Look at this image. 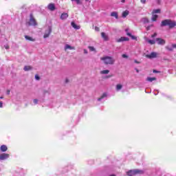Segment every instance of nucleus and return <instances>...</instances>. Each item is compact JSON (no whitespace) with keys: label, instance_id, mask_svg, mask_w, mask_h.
I'll use <instances>...</instances> for the list:
<instances>
[{"label":"nucleus","instance_id":"nucleus-1","mask_svg":"<svg viewBox=\"0 0 176 176\" xmlns=\"http://www.w3.org/2000/svg\"><path fill=\"white\" fill-rule=\"evenodd\" d=\"M166 25H168L169 28H174L176 25V23L175 21H171L170 19H165L162 21L161 27H166Z\"/></svg>","mask_w":176,"mask_h":176},{"label":"nucleus","instance_id":"nucleus-2","mask_svg":"<svg viewBox=\"0 0 176 176\" xmlns=\"http://www.w3.org/2000/svg\"><path fill=\"white\" fill-rule=\"evenodd\" d=\"M100 60L103 61V63L106 65H108V64H109L110 65H112V64L115 63V60L111 56H103L100 58Z\"/></svg>","mask_w":176,"mask_h":176},{"label":"nucleus","instance_id":"nucleus-3","mask_svg":"<svg viewBox=\"0 0 176 176\" xmlns=\"http://www.w3.org/2000/svg\"><path fill=\"white\" fill-rule=\"evenodd\" d=\"M26 24L28 25H32L33 27H35V25H38V23H36V20H35V18H34L32 14H30L29 21H28Z\"/></svg>","mask_w":176,"mask_h":176},{"label":"nucleus","instance_id":"nucleus-4","mask_svg":"<svg viewBox=\"0 0 176 176\" xmlns=\"http://www.w3.org/2000/svg\"><path fill=\"white\" fill-rule=\"evenodd\" d=\"M127 175L133 176L137 175V174H144V170L139 169L131 170L126 173Z\"/></svg>","mask_w":176,"mask_h":176},{"label":"nucleus","instance_id":"nucleus-5","mask_svg":"<svg viewBox=\"0 0 176 176\" xmlns=\"http://www.w3.org/2000/svg\"><path fill=\"white\" fill-rule=\"evenodd\" d=\"M50 34H52V27L48 26L47 30H45V32L44 34L43 38L45 39L46 38H49L50 36Z\"/></svg>","mask_w":176,"mask_h":176},{"label":"nucleus","instance_id":"nucleus-6","mask_svg":"<svg viewBox=\"0 0 176 176\" xmlns=\"http://www.w3.org/2000/svg\"><path fill=\"white\" fill-rule=\"evenodd\" d=\"M146 57L147 58H156V57H157V54L156 52H151L150 54H146Z\"/></svg>","mask_w":176,"mask_h":176},{"label":"nucleus","instance_id":"nucleus-7","mask_svg":"<svg viewBox=\"0 0 176 176\" xmlns=\"http://www.w3.org/2000/svg\"><path fill=\"white\" fill-rule=\"evenodd\" d=\"M155 42H157V45H164L166 43V41L160 38H157Z\"/></svg>","mask_w":176,"mask_h":176},{"label":"nucleus","instance_id":"nucleus-8","mask_svg":"<svg viewBox=\"0 0 176 176\" xmlns=\"http://www.w3.org/2000/svg\"><path fill=\"white\" fill-rule=\"evenodd\" d=\"M9 154L3 153L0 155V160H6V159H8Z\"/></svg>","mask_w":176,"mask_h":176},{"label":"nucleus","instance_id":"nucleus-9","mask_svg":"<svg viewBox=\"0 0 176 176\" xmlns=\"http://www.w3.org/2000/svg\"><path fill=\"white\" fill-rule=\"evenodd\" d=\"M47 8H48L49 10H51V12H53L54 10H56V6L53 3H50L47 6Z\"/></svg>","mask_w":176,"mask_h":176},{"label":"nucleus","instance_id":"nucleus-10","mask_svg":"<svg viewBox=\"0 0 176 176\" xmlns=\"http://www.w3.org/2000/svg\"><path fill=\"white\" fill-rule=\"evenodd\" d=\"M125 32H126V35L128 36H130L131 38V39H137V37H135V36L131 35V33L129 32V29H126Z\"/></svg>","mask_w":176,"mask_h":176},{"label":"nucleus","instance_id":"nucleus-11","mask_svg":"<svg viewBox=\"0 0 176 176\" xmlns=\"http://www.w3.org/2000/svg\"><path fill=\"white\" fill-rule=\"evenodd\" d=\"M66 19H68V13H63L60 15V19L61 20H66Z\"/></svg>","mask_w":176,"mask_h":176},{"label":"nucleus","instance_id":"nucleus-12","mask_svg":"<svg viewBox=\"0 0 176 176\" xmlns=\"http://www.w3.org/2000/svg\"><path fill=\"white\" fill-rule=\"evenodd\" d=\"M129 41V38L127 37H121L119 39L117 40V42L120 43V42H124Z\"/></svg>","mask_w":176,"mask_h":176},{"label":"nucleus","instance_id":"nucleus-13","mask_svg":"<svg viewBox=\"0 0 176 176\" xmlns=\"http://www.w3.org/2000/svg\"><path fill=\"white\" fill-rule=\"evenodd\" d=\"M67 49H69V50H75V47H72L68 44H67L65 46V50H67Z\"/></svg>","mask_w":176,"mask_h":176},{"label":"nucleus","instance_id":"nucleus-14","mask_svg":"<svg viewBox=\"0 0 176 176\" xmlns=\"http://www.w3.org/2000/svg\"><path fill=\"white\" fill-rule=\"evenodd\" d=\"M101 36L104 39V41H108V35L105 34V32H102Z\"/></svg>","mask_w":176,"mask_h":176},{"label":"nucleus","instance_id":"nucleus-15","mask_svg":"<svg viewBox=\"0 0 176 176\" xmlns=\"http://www.w3.org/2000/svg\"><path fill=\"white\" fill-rule=\"evenodd\" d=\"M0 151H1V152H6L8 151V146H6V145H2L0 147Z\"/></svg>","mask_w":176,"mask_h":176},{"label":"nucleus","instance_id":"nucleus-16","mask_svg":"<svg viewBox=\"0 0 176 176\" xmlns=\"http://www.w3.org/2000/svg\"><path fill=\"white\" fill-rule=\"evenodd\" d=\"M25 39H26V41H30L31 42H35V39L30 36H25Z\"/></svg>","mask_w":176,"mask_h":176},{"label":"nucleus","instance_id":"nucleus-17","mask_svg":"<svg viewBox=\"0 0 176 176\" xmlns=\"http://www.w3.org/2000/svg\"><path fill=\"white\" fill-rule=\"evenodd\" d=\"M71 25L72 27H73V28H74L75 30H79L80 28V27L78 26L76 24H75V22H72L71 23Z\"/></svg>","mask_w":176,"mask_h":176},{"label":"nucleus","instance_id":"nucleus-18","mask_svg":"<svg viewBox=\"0 0 176 176\" xmlns=\"http://www.w3.org/2000/svg\"><path fill=\"white\" fill-rule=\"evenodd\" d=\"M111 17H115L116 19H118L119 16L118 15V12H113L111 13Z\"/></svg>","mask_w":176,"mask_h":176},{"label":"nucleus","instance_id":"nucleus-19","mask_svg":"<svg viewBox=\"0 0 176 176\" xmlns=\"http://www.w3.org/2000/svg\"><path fill=\"white\" fill-rule=\"evenodd\" d=\"M129 10H125V11H124V12H122V17H123V18L127 17V16H129Z\"/></svg>","mask_w":176,"mask_h":176},{"label":"nucleus","instance_id":"nucleus-20","mask_svg":"<svg viewBox=\"0 0 176 176\" xmlns=\"http://www.w3.org/2000/svg\"><path fill=\"white\" fill-rule=\"evenodd\" d=\"M157 17H158L157 14H153L152 18H151L152 21H156V20H157Z\"/></svg>","mask_w":176,"mask_h":176},{"label":"nucleus","instance_id":"nucleus-21","mask_svg":"<svg viewBox=\"0 0 176 176\" xmlns=\"http://www.w3.org/2000/svg\"><path fill=\"white\" fill-rule=\"evenodd\" d=\"M146 80L148 82H153V80H156L155 77H147Z\"/></svg>","mask_w":176,"mask_h":176},{"label":"nucleus","instance_id":"nucleus-22","mask_svg":"<svg viewBox=\"0 0 176 176\" xmlns=\"http://www.w3.org/2000/svg\"><path fill=\"white\" fill-rule=\"evenodd\" d=\"M72 2L76 3V5H81L82 1L80 0H71Z\"/></svg>","mask_w":176,"mask_h":176},{"label":"nucleus","instance_id":"nucleus-23","mask_svg":"<svg viewBox=\"0 0 176 176\" xmlns=\"http://www.w3.org/2000/svg\"><path fill=\"white\" fill-rule=\"evenodd\" d=\"M146 41H147L150 45H155V43H156V41H155V40L147 39Z\"/></svg>","mask_w":176,"mask_h":176},{"label":"nucleus","instance_id":"nucleus-24","mask_svg":"<svg viewBox=\"0 0 176 176\" xmlns=\"http://www.w3.org/2000/svg\"><path fill=\"white\" fill-rule=\"evenodd\" d=\"M100 74H102V75H107V74H109V70L106 69V70L101 71Z\"/></svg>","mask_w":176,"mask_h":176},{"label":"nucleus","instance_id":"nucleus-25","mask_svg":"<svg viewBox=\"0 0 176 176\" xmlns=\"http://www.w3.org/2000/svg\"><path fill=\"white\" fill-rule=\"evenodd\" d=\"M107 97V93H104L102 95V96L98 99V101H101L102 99Z\"/></svg>","mask_w":176,"mask_h":176},{"label":"nucleus","instance_id":"nucleus-26","mask_svg":"<svg viewBox=\"0 0 176 176\" xmlns=\"http://www.w3.org/2000/svg\"><path fill=\"white\" fill-rule=\"evenodd\" d=\"M122 87H123V86L120 84H118L116 85V90L119 91V90L122 89Z\"/></svg>","mask_w":176,"mask_h":176},{"label":"nucleus","instance_id":"nucleus-27","mask_svg":"<svg viewBox=\"0 0 176 176\" xmlns=\"http://www.w3.org/2000/svg\"><path fill=\"white\" fill-rule=\"evenodd\" d=\"M157 13H160V9H157V10H153V14H156Z\"/></svg>","mask_w":176,"mask_h":176},{"label":"nucleus","instance_id":"nucleus-28","mask_svg":"<svg viewBox=\"0 0 176 176\" xmlns=\"http://www.w3.org/2000/svg\"><path fill=\"white\" fill-rule=\"evenodd\" d=\"M31 68H32L31 66H25L23 69L24 71H30L31 70Z\"/></svg>","mask_w":176,"mask_h":176},{"label":"nucleus","instance_id":"nucleus-29","mask_svg":"<svg viewBox=\"0 0 176 176\" xmlns=\"http://www.w3.org/2000/svg\"><path fill=\"white\" fill-rule=\"evenodd\" d=\"M166 49L168 50H169L170 52H173V45H168V46H166Z\"/></svg>","mask_w":176,"mask_h":176},{"label":"nucleus","instance_id":"nucleus-30","mask_svg":"<svg viewBox=\"0 0 176 176\" xmlns=\"http://www.w3.org/2000/svg\"><path fill=\"white\" fill-rule=\"evenodd\" d=\"M142 21L145 23H149V20L148 19V18H143Z\"/></svg>","mask_w":176,"mask_h":176},{"label":"nucleus","instance_id":"nucleus-31","mask_svg":"<svg viewBox=\"0 0 176 176\" xmlns=\"http://www.w3.org/2000/svg\"><path fill=\"white\" fill-rule=\"evenodd\" d=\"M90 52H96V48L94 47H89Z\"/></svg>","mask_w":176,"mask_h":176},{"label":"nucleus","instance_id":"nucleus-32","mask_svg":"<svg viewBox=\"0 0 176 176\" xmlns=\"http://www.w3.org/2000/svg\"><path fill=\"white\" fill-rule=\"evenodd\" d=\"M33 102L34 105H36V104H38V99H34Z\"/></svg>","mask_w":176,"mask_h":176},{"label":"nucleus","instance_id":"nucleus-33","mask_svg":"<svg viewBox=\"0 0 176 176\" xmlns=\"http://www.w3.org/2000/svg\"><path fill=\"white\" fill-rule=\"evenodd\" d=\"M122 56L123 58H129V56L126 54H122Z\"/></svg>","mask_w":176,"mask_h":176},{"label":"nucleus","instance_id":"nucleus-34","mask_svg":"<svg viewBox=\"0 0 176 176\" xmlns=\"http://www.w3.org/2000/svg\"><path fill=\"white\" fill-rule=\"evenodd\" d=\"M157 36V33H154L153 35H151V38H155Z\"/></svg>","mask_w":176,"mask_h":176},{"label":"nucleus","instance_id":"nucleus-35","mask_svg":"<svg viewBox=\"0 0 176 176\" xmlns=\"http://www.w3.org/2000/svg\"><path fill=\"white\" fill-rule=\"evenodd\" d=\"M151 27H153V25H150V26H147V27H146L147 31H149V30H151Z\"/></svg>","mask_w":176,"mask_h":176},{"label":"nucleus","instance_id":"nucleus-36","mask_svg":"<svg viewBox=\"0 0 176 176\" xmlns=\"http://www.w3.org/2000/svg\"><path fill=\"white\" fill-rule=\"evenodd\" d=\"M35 79H36V80H39V79H40L39 76H38L37 74L35 75Z\"/></svg>","mask_w":176,"mask_h":176},{"label":"nucleus","instance_id":"nucleus-37","mask_svg":"<svg viewBox=\"0 0 176 176\" xmlns=\"http://www.w3.org/2000/svg\"><path fill=\"white\" fill-rule=\"evenodd\" d=\"M4 47H5V49H6V50H8V49H9V45H4Z\"/></svg>","mask_w":176,"mask_h":176},{"label":"nucleus","instance_id":"nucleus-38","mask_svg":"<svg viewBox=\"0 0 176 176\" xmlns=\"http://www.w3.org/2000/svg\"><path fill=\"white\" fill-rule=\"evenodd\" d=\"M141 3H146V0H140Z\"/></svg>","mask_w":176,"mask_h":176},{"label":"nucleus","instance_id":"nucleus-39","mask_svg":"<svg viewBox=\"0 0 176 176\" xmlns=\"http://www.w3.org/2000/svg\"><path fill=\"white\" fill-rule=\"evenodd\" d=\"M154 94L155 96H157V94H159V91H155Z\"/></svg>","mask_w":176,"mask_h":176},{"label":"nucleus","instance_id":"nucleus-40","mask_svg":"<svg viewBox=\"0 0 176 176\" xmlns=\"http://www.w3.org/2000/svg\"><path fill=\"white\" fill-rule=\"evenodd\" d=\"M172 47H173V49H176V44H172Z\"/></svg>","mask_w":176,"mask_h":176},{"label":"nucleus","instance_id":"nucleus-41","mask_svg":"<svg viewBox=\"0 0 176 176\" xmlns=\"http://www.w3.org/2000/svg\"><path fill=\"white\" fill-rule=\"evenodd\" d=\"M95 30H96V31H100V28L96 27V28H95Z\"/></svg>","mask_w":176,"mask_h":176},{"label":"nucleus","instance_id":"nucleus-42","mask_svg":"<svg viewBox=\"0 0 176 176\" xmlns=\"http://www.w3.org/2000/svg\"><path fill=\"white\" fill-rule=\"evenodd\" d=\"M84 54H87V50H84Z\"/></svg>","mask_w":176,"mask_h":176},{"label":"nucleus","instance_id":"nucleus-43","mask_svg":"<svg viewBox=\"0 0 176 176\" xmlns=\"http://www.w3.org/2000/svg\"><path fill=\"white\" fill-rule=\"evenodd\" d=\"M3 103L2 102H0V108H2Z\"/></svg>","mask_w":176,"mask_h":176},{"label":"nucleus","instance_id":"nucleus-44","mask_svg":"<svg viewBox=\"0 0 176 176\" xmlns=\"http://www.w3.org/2000/svg\"><path fill=\"white\" fill-rule=\"evenodd\" d=\"M7 94L9 96L10 94V90H7Z\"/></svg>","mask_w":176,"mask_h":176},{"label":"nucleus","instance_id":"nucleus-45","mask_svg":"<svg viewBox=\"0 0 176 176\" xmlns=\"http://www.w3.org/2000/svg\"><path fill=\"white\" fill-rule=\"evenodd\" d=\"M121 2H122V3H124V2H126V0H121Z\"/></svg>","mask_w":176,"mask_h":176},{"label":"nucleus","instance_id":"nucleus-46","mask_svg":"<svg viewBox=\"0 0 176 176\" xmlns=\"http://www.w3.org/2000/svg\"><path fill=\"white\" fill-rule=\"evenodd\" d=\"M135 63L136 64H140V62H138V61H137V60H135Z\"/></svg>","mask_w":176,"mask_h":176},{"label":"nucleus","instance_id":"nucleus-47","mask_svg":"<svg viewBox=\"0 0 176 176\" xmlns=\"http://www.w3.org/2000/svg\"><path fill=\"white\" fill-rule=\"evenodd\" d=\"M65 82H66V83H68V79L67 78H66Z\"/></svg>","mask_w":176,"mask_h":176},{"label":"nucleus","instance_id":"nucleus-48","mask_svg":"<svg viewBox=\"0 0 176 176\" xmlns=\"http://www.w3.org/2000/svg\"><path fill=\"white\" fill-rule=\"evenodd\" d=\"M136 72L139 73L140 71L138 70V69H136Z\"/></svg>","mask_w":176,"mask_h":176},{"label":"nucleus","instance_id":"nucleus-49","mask_svg":"<svg viewBox=\"0 0 176 176\" xmlns=\"http://www.w3.org/2000/svg\"><path fill=\"white\" fill-rule=\"evenodd\" d=\"M153 72L156 74V73H157V71L153 70Z\"/></svg>","mask_w":176,"mask_h":176},{"label":"nucleus","instance_id":"nucleus-50","mask_svg":"<svg viewBox=\"0 0 176 176\" xmlns=\"http://www.w3.org/2000/svg\"><path fill=\"white\" fill-rule=\"evenodd\" d=\"M1 99L3 98V97H0Z\"/></svg>","mask_w":176,"mask_h":176},{"label":"nucleus","instance_id":"nucleus-51","mask_svg":"<svg viewBox=\"0 0 176 176\" xmlns=\"http://www.w3.org/2000/svg\"><path fill=\"white\" fill-rule=\"evenodd\" d=\"M86 1H89V0H86Z\"/></svg>","mask_w":176,"mask_h":176}]
</instances>
